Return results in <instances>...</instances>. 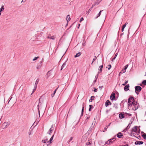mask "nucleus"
Masks as SVG:
<instances>
[{"label":"nucleus","mask_w":146,"mask_h":146,"mask_svg":"<svg viewBox=\"0 0 146 146\" xmlns=\"http://www.w3.org/2000/svg\"><path fill=\"white\" fill-rule=\"evenodd\" d=\"M134 99L133 97L129 98L128 101L129 106H132V105H133V103H134Z\"/></svg>","instance_id":"nucleus-1"},{"label":"nucleus","mask_w":146,"mask_h":146,"mask_svg":"<svg viewBox=\"0 0 146 146\" xmlns=\"http://www.w3.org/2000/svg\"><path fill=\"white\" fill-rule=\"evenodd\" d=\"M135 92L136 94L138 95L139 94V92H140L142 89V88L140 86H136L135 87Z\"/></svg>","instance_id":"nucleus-2"},{"label":"nucleus","mask_w":146,"mask_h":146,"mask_svg":"<svg viewBox=\"0 0 146 146\" xmlns=\"http://www.w3.org/2000/svg\"><path fill=\"white\" fill-rule=\"evenodd\" d=\"M133 105L134 106V107L132 108V110H133L135 111L138 108L139 104L137 103V102L136 104H135V103H134Z\"/></svg>","instance_id":"nucleus-3"},{"label":"nucleus","mask_w":146,"mask_h":146,"mask_svg":"<svg viewBox=\"0 0 146 146\" xmlns=\"http://www.w3.org/2000/svg\"><path fill=\"white\" fill-rule=\"evenodd\" d=\"M10 125V123L9 122H5L3 124V128H5L8 127Z\"/></svg>","instance_id":"nucleus-4"},{"label":"nucleus","mask_w":146,"mask_h":146,"mask_svg":"<svg viewBox=\"0 0 146 146\" xmlns=\"http://www.w3.org/2000/svg\"><path fill=\"white\" fill-rule=\"evenodd\" d=\"M115 140V139L114 138L111 139L109 140H108L105 143V144H110V143H113V142Z\"/></svg>","instance_id":"nucleus-5"},{"label":"nucleus","mask_w":146,"mask_h":146,"mask_svg":"<svg viewBox=\"0 0 146 146\" xmlns=\"http://www.w3.org/2000/svg\"><path fill=\"white\" fill-rule=\"evenodd\" d=\"M41 100V98H40L39 100L38 101V104L37 105V107L38 108V114L39 115V117L40 116V110H39V106L41 104V102H40V101Z\"/></svg>","instance_id":"nucleus-6"},{"label":"nucleus","mask_w":146,"mask_h":146,"mask_svg":"<svg viewBox=\"0 0 146 146\" xmlns=\"http://www.w3.org/2000/svg\"><path fill=\"white\" fill-rule=\"evenodd\" d=\"M100 2L99 1H98V0L97 1H96L95 3L92 5V7L90 8V10L91 11L92 10L94 6H95L96 5H98L100 3Z\"/></svg>","instance_id":"nucleus-7"},{"label":"nucleus","mask_w":146,"mask_h":146,"mask_svg":"<svg viewBox=\"0 0 146 146\" xmlns=\"http://www.w3.org/2000/svg\"><path fill=\"white\" fill-rule=\"evenodd\" d=\"M115 98V94L114 92H112L111 95L110 99L111 100L113 101L114 100Z\"/></svg>","instance_id":"nucleus-8"},{"label":"nucleus","mask_w":146,"mask_h":146,"mask_svg":"<svg viewBox=\"0 0 146 146\" xmlns=\"http://www.w3.org/2000/svg\"><path fill=\"white\" fill-rule=\"evenodd\" d=\"M111 102L108 100H107L105 103V106L106 107H108L110 105H111Z\"/></svg>","instance_id":"nucleus-9"},{"label":"nucleus","mask_w":146,"mask_h":146,"mask_svg":"<svg viewBox=\"0 0 146 146\" xmlns=\"http://www.w3.org/2000/svg\"><path fill=\"white\" fill-rule=\"evenodd\" d=\"M129 84H127L124 87V90L125 91H127L129 90Z\"/></svg>","instance_id":"nucleus-10"},{"label":"nucleus","mask_w":146,"mask_h":146,"mask_svg":"<svg viewBox=\"0 0 146 146\" xmlns=\"http://www.w3.org/2000/svg\"><path fill=\"white\" fill-rule=\"evenodd\" d=\"M143 142L142 141H137L135 143V144L136 145H142L143 144Z\"/></svg>","instance_id":"nucleus-11"},{"label":"nucleus","mask_w":146,"mask_h":146,"mask_svg":"<svg viewBox=\"0 0 146 146\" xmlns=\"http://www.w3.org/2000/svg\"><path fill=\"white\" fill-rule=\"evenodd\" d=\"M137 127V126H135L134 127H133L131 131V132H136Z\"/></svg>","instance_id":"nucleus-12"},{"label":"nucleus","mask_w":146,"mask_h":146,"mask_svg":"<svg viewBox=\"0 0 146 146\" xmlns=\"http://www.w3.org/2000/svg\"><path fill=\"white\" fill-rule=\"evenodd\" d=\"M123 136V135L121 132H119L117 135V136L119 138H120Z\"/></svg>","instance_id":"nucleus-13"},{"label":"nucleus","mask_w":146,"mask_h":146,"mask_svg":"<svg viewBox=\"0 0 146 146\" xmlns=\"http://www.w3.org/2000/svg\"><path fill=\"white\" fill-rule=\"evenodd\" d=\"M132 121H131V123H129L127 126V127H126V128H125V130L126 131H127L130 127L132 123Z\"/></svg>","instance_id":"nucleus-14"},{"label":"nucleus","mask_w":146,"mask_h":146,"mask_svg":"<svg viewBox=\"0 0 146 146\" xmlns=\"http://www.w3.org/2000/svg\"><path fill=\"white\" fill-rule=\"evenodd\" d=\"M85 103H83L82 104V113H81V116L83 115V113L84 112V106Z\"/></svg>","instance_id":"nucleus-15"},{"label":"nucleus","mask_w":146,"mask_h":146,"mask_svg":"<svg viewBox=\"0 0 146 146\" xmlns=\"http://www.w3.org/2000/svg\"><path fill=\"white\" fill-rule=\"evenodd\" d=\"M82 53L81 52H79L78 53H76V54L74 56V57L76 58L77 57L79 56Z\"/></svg>","instance_id":"nucleus-16"},{"label":"nucleus","mask_w":146,"mask_h":146,"mask_svg":"<svg viewBox=\"0 0 146 146\" xmlns=\"http://www.w3.org/2000/svg\"><path fill=\"white\" fill-rule=\"evenodd\" d=\"M119 117L121 119L123 118L124 117V115L123 114L120 113L119 115Z\"/></svg>","instance_id":"nucleus-17"},{"label":"nucleus","mask_w":146,"mask_h":146,"mask_svg":"<svg viewBox=\"0 0 146 146\" xmlns=\"http://www.w3.org/2000/svg\"><path fill=\"white\" fill-rule=\"evenodd\" d=\"M66 19L68 23L69 21L70 20V15H67L66 18Z\"/></svg>","instance_id":"nucleus-18"},{"label":"nucleus","mask_w":146,"mask_h":146,"mask_svg":"<svg viewBox=\"0 0 146 146\" xmlns=\"http://www.w3.org/2000/svg\"><path fill=\"white\" fill-rule=\"evenodd\" d=\"M66 62H64L62 65L61 67V69L60 70H62V69L64 68V67L66 66Z\"/></svg>","instance_id":"nucleus-19"},{"label":"nucleus","mask_w":146,"mask_h":146,"mask_svg":"<svg viewBox=\"0 0 146 146\" xmlns=\"http://www.w3.org/2000/svg\"><path fill=\"white\" fill-rule=\"evenodd\" d=\"M95 98V97L94 96H92L90 98L89 100V102H92V100H94V98Z\"/></svg>","instance_id":"nucleus-20"},{"label":"nucleus","mask_w":146,"mask_h":146,"mask_svg":"<svg viewBox=\"0 0 146 146\" xmlns=\"http://www.w3.org/2000/svg\"><path fill=\"white\" fill-rule=\"evenodd\" d=\"M39 82V79H37L35 84V87H37L38 84Z\"/></svg>","instance_id":"nucleus-21"},{"label":"nucleus","mask_w":146,"mask_h":146,"mask_svg":"<svg viewBox=\"0 0 146 146\" xmlns=\"http://www.w3.org/2000/svg\"><path fill=\"white\" fill-rule=\"evenodd\" d=\"M92 143L90 141H88L86 143V145L87 146H91Z\"/></svg>","instance_id":"nucleus-22"},{"label":"nucleus","mask_w":146,"mask_h":146,"mask_svg":"<svg viewBox=\"0 0 146 146\" xmlns=\"http://www.w3.org/2000/svg\"><path fill=\"white\" fill-rule=\"evenodd\" d=\"M94 108V107L93 106V105H89V111H91V109Z\"/></svg>","instance_id":"nucleus-23"},{"label":"nucleus","mask_w":146,"mask_h":146,"mask_svg":"<svg viewBox=\"0 0 146 146\" xmlns=\"http://www.w3.org/2000/svg\"><path fill=\"white\" fill-rule=\"evenodd\" d=\"M103 11V10H102V11H100V12L97 15V16L96 17L95 19H97V18H98V17L100 16L101 15V13L102 12V11Z\"/></svg>","instance_id":"nucleus-24"},{"label":"nucleus","mask_w":146,"mask_h":146,"mask_svg":"<svg viewBox=\"0 0 146 146\" xmlns=\"http://www.w3.org/2000/svg\"><path fill=\"white\" fill-rule=\"evenodd\" d=\"M58 87L54 91L53 94H52L51 95V96H52V97H54V96L55 94L56 93V91L57 90V89H58Z\"/></svg>","instance_id":"nucleus-25"},{"label":"nucleus","mask_w":146,"mask_h":146,"mask_svg":"<svg viewBox=\"0 0 146 146\" xmlns=\"http://www.w3.org/2000/svg\"><path fill=\"white\" fill-rule=\"evenodd\" d=\"M142 136L143 138L144 139H146V134L145 133L142 135Z\"/></svg>","instance_id":"nucleus-26"},{"label":"nucleus","mask_w":146,"mask_h":146,"mask_svg":"<svg viewBox=\"0 0 146 146\" xmlns=\"http://www.w3.org/2000/svg\"><path fill=\"white\" fill-rule=\"evenodd\" d=\"M103 67V65H102L99 66L100 69H99V70L100 71V72H101L102 71Z\"/></svg>","instance_id":"nucleus-27"},{"label":"nucleus","mask_w":146,"mask_h":146,"mask_svg":"<svg viewBox=\"0 0 146 146\" xmlns=\"http://www.w3.org/2000/svg\"><path fill=\"white\" fill-rule=\"evenodd\" d=\"M54 128L53 127V125H52L51 126L50 128L49 129V131H52L54 130Z\"/></svg>","instance_id":"nucleus-28"},{"label":"nucleus","mask_w":146,"mask_h":146,"mask_svg":"<svg viewBox=\"0 0 146 146\" xmlns=\"http://www.w3.org/2000/svg\"><path fill=\"white\" fill-rule=\"evenodd\" d=\"M4 9V6L3 5L2 6L1 8L0 9V12L3 11Z\"/></svg>","instance_id":"nucleus-29"},{"label":"nucleus","mask_w":146,"mask_h":146,"mask_svg":"<svg viewBox=\"0 0 146 146\" xmlns=\"http://www.w3.org/2000/svg\"><path fill=\"white\" fill-rule=\"evenodd\" d=\"M48 38H49L51 39L54 40L55 38V37L54 36H52L50 37L48 36Z\"/></svg>","instance_id":"nucleus-30"},{"label":"nucleus","mask_w":146,"mask_h":146,"mask_svg":"<svg viewBox=\"0 0 146 146\" xmlns=\"http://www.w3.org/2000/svg\"><path fill=\"white\" fill-rule=\"evenodd\" d=\"M135 137H136L137 139H141V137L139 135H137L136 136H135Z\"/></svg>","instance_id":"nucleus-31"},{"label":"nucleus","mask_w":146,"mask_h":146,"mask_svg":"<svg viewBox=\"0 0 146 146\" xmlns=\"http://www.w3.org/2000/svg\"><path fill=\"white\" fill-rule=\"evenodd\" d=\"M131 134L134 137L136 136L137 135H138V134L136 133H133V132H131Z\"/></svg>","instance_id":"nucleus-32"},{"label":"nucleus","mask_w":146,"mask_h":146,"mask_svg":"<svg viewBox=\"0 0 146 146\" xmlns=\"http://www.w3.org/2000/svg\"><path fill=\"white\" fill-rule=\"evenodd\" d=\"M142 84H144V85H146V80H143L142 82Z\"/></svg>","instance_id":"nucleus-33"},{"label":"nucleus","mask_w":146,"mask_h":146,"mask_svg":"<svg viewBox=\"0 0 146 146\" xmlns=\"http://www.w3.org/2000/svg\"><path fill=\"white\" fill-rule=\"evenodd\" d=\"M96 58H97L96 57V56H95L94 58L93 59L92 62L91 63L92 64H93V62H94V61H95L96 59Z\"/></svg>","instance_id":"nucleus-34"},{"label":"nucleus","mask_w":146,"mask_h":146,"mask_svg":"<svg viewBox=\"0 0 146 146\" xmlns=\"http://www.w3.org/2000/svg\"><path fill=\"white\" fill-rule=\"evenodd\" d=\"M126 72V70L123 69L121 70V74H123L124 73H125Z\"/></svg>","instance_id":"nucleus-35"},{"label":"nucleus","mask_w":146,"mask_h":146,"mask_svg":"<svg viewBox=\"0 0 146 146\" xmlns=\"http://www.w3.org/2000/svg\"><path fill=\"white\" fill-rule=\"evenodd\" d=\"M92 126L90 127V128H89V130H88L89 132H91V131L92 130Z\"/></svg>","instance_id":"nucleus-36"},{"label":"nucleus","mask_w":146,"mask_h":146,"mask_svg":"<svg viewBox=\"0 0 146 146\" xmlns=\"http://www.w3.org/2000/svg\"><path fill=\"white\" fill-rule=\"evenodd\" d=\"M52 141L51 140H49V141H47V143H48V144H47V145H48V144H50L52 143Z\"/></svg>","instance_id":"nucleus-37"},{"label":"nucleus","mask_w":146,"mask_h":146,"mask_svg":"<svg viewBox=\"0 0 146 146\" xmlns=\"http://www.w3.org/2000/svg\"><path fill=\"white\" fill-rule=\"evenodd\" d=\"M41 65L40 64H39V65H38L36 67V68L37 69H39L41 68Z\"/></svg>","instance_id":"nucleus-38"},{"label":"nucleus","mask_w":146,"mask_h":146,"mask_svg":"<svg viewBox=\"0 0 146 146\" xmlns=\"http://www.w3.org/2000/svg\"><path fill=\"white\" fill-rule=\"evenodd\" d=\"M128 23H125V24L123 25L122 27L123 28H125L126 27V25Z\"/></svg>","instance_id":"nucleus-39"},{"label":"nucleus","mask_w":146,"mask_h":146,"mask_svg":"<svg viewBox=\"0 0 146 146\" xmlns=\"http://www.w3.org/2000/svg\"><path fill=\"white\" fill-rule=\"evenodd\" d=\"M90 118V116H87L86 117V120H85V121L86 123L88 121V119Z\"/></svg>","instance_id":"nucleus-40"},{"label":"nucleus","mask_w":146,"mask_h":146,"mask_svg":"<svg viewBox=\"0 0 146 146\" xmlns=\"http://www.w3.org/2000/svg\"><path fill=\"white\" fill-rule=\"evenodd\" d=\"M128 82V80H127V81H125V82L124 84H122V85H123V86H125V85H126V84H127V83Z\"/></svg>","instance_id":"nucleus-41"},{"label":"nucleus","mask_w":146,"mask_h":146,"mask_svg":"<svg viewBox=\"0 0 146 146\" xmlns=\"http://www.w3.org/2000/svg\"><path fill=\"white\" fill-rule=\"evenodd\" d=\"M39 57H35L33 59V61H35L37 60L38 58H39Z\"/></svg>","instance_id":"nucleus-42"},{"label":"nucleus","mask_w":146,"mask_h":146,"mask_svg":"<svg viewBox=\"0 0 146 146\" xmlns=\"http://www.w3.org/2000/svg\"><path fill=\"white\" fill-rule=\"evenodd\" d=\"M128 65V64L126 65L124 67V69L126 70V69L127 68Z\"/></svg>","instance_id":"nucleus-43"},{"label":"nucleus","mask_w":146,"mask_h":146,"mask_svg":"<svg viewBox=\"0 0 146 146\" xmlns=\"http://www.w3.org/2000/svg\"><path fill=\"white\" fill-rule=\"evenodd\" d=\"M108 70H110L111 68V66L110 64H109L108 65Z\"/></svg>","instance_id":"nucleus-44"},{"label":"nucleus","mask_w":146,"mask_h":146,"mask_svg":"<svg viewBox=\"0 0 146 146\" xmlns=\"http://www.w3.org/2000/svg\"><path fill=\"white\" fill-rule=\"evenodd\" d=\"M36 88H37V87H36L35 88V86H34V89H33V92H32V94L33 93H34V92H35V91L36 89Z\"/></svg>","instance_id":"nucleus-45"},{"label":"nucleus","mask_w":146,"mask_h":146,"mask_svg":"<svg viewBox=\"0 0 146 146\" xmlns=\"http://www.w3.org/2000/svg\"><path fill=\"white\" fill-rule=\"evenodd\" d=\"M85 43H86V41H85V40H84L83 41V43H82V45L83 46H85Z\"/></svg>","instance_id":"nucleus-46"},{"label":"nucleus","mask_w":146,"mask_h":146,"mask_svg":"<svg viewBox=\"0 0 146 146\" xmlns=\"http://www.w3.org/2000/svg\"><path fill=\"white\" fill-rule=\"evenodd\" d=\"M84 18L83 17H82L80 18V22L81 23L82 21H83Z\"/></svg>","instance_id":"nucleus-47"},{"label":"nucleus","mask_w":146,"mask_h":146,"mask_svg":"<svg viewBox=\"0 0 146 146\" xmlns=\"http://www.w3.org/2000/svg\"><path fill=\"white\" fill-rule=\"evenodd\" d=\"M52 131H49V130L48 131V133L49 135H51V133H52Z\"/></svg>","instance_id":"nucleus-48"},{"label":"nucleus","mask_w":146,"mask_h":146,"mask_svg":"<svg viewBox=\"0 0 146 146\" xmlns=\"http://www.w3.org/2000/svg\"><path fill=\"white\" fill-rule=\"evenodd\" d=\"M42 142L43 143H46V142L45 140H43L42 141Z\"/></svg>","instance_id":"nucleus-49"},{"label":"nucleus","mask_w":146,"mask_h":146,"mask_svg":"<svg viewBox=\"0 0 146 146\" xmlns=\"http://www.w3.org/2000/svg\"><path fill=\"white\" fill-rule=\"evenodd\" d=\"M54 134L52 136V137L50 138V140H52L53 139V137H54Z\"/></svg>","instance_id":"nucleus-50"},{"label":"nucleus","mask_w":146,"mask_h":146,"mask_svg":"<svg viewBox=\"0 0 146 146\" xmlns=\"http://www.w3.org/2000/svg\"><path fill=\"white\" fill-rule=\"evenodd\" d=\"M99 73V72L98 73ZM98 74L97 75H96L95 76V78H96V79H97L98 77Z\"/></svg>","instance_id":"nucleus-51"},{"label":"nucleus","mask_w":146,"mask_h":146,"mask_svg":"<svg viewBox=\"0 0 146 146\" xmlns=\"http://www.w3.org/2000/svg\"><path fill=\"white\" fill-rule=\"evenodd\" d=\"M91 11H90V9H89V10L88 11V12L86 13V14L87 15H88L89 14V13Z\"/></svg>","instance_id":"nucleus-52"},{"label":"nucleus","mask_w":146,"mask_h":146,"mask_svg":"<svg viewBox=\"0 0 146 146\" xmlns=\"http://www.w3.org/2000/svg\"><path fill=\"white\" fill-rule=\"evenodd\" d=\"M73 138L72 137H71L70 138V140L69 141V142H70V141H71L72 139H73Z\"/></svg>","instance_id":"nucleus-53"},{"label":"nucleus","mask_w":146,"mask_h":146,"mask_svg":"<svg viewBox=\"0 0 146 146\" xmlns=\"http://www.w3.org/2000/svg\"><path fill=\"white\" fill-rule=\"evenodd\" d=\"M97 89H98L97 88V89L95 88L94 90V92H96L97 91Z\"/></svg>","instance_id":"nucleus-54"},{"label":"nucleus","mask_w":146,"mask_h":146,"mask_svg":"<svg viewBox=\"0 0 146 146\" xmlns=\"http://www.w3.org/2000/svg\"><path fill=\"white\" fill-rule=\"evenodd\" d=\"M115 57H114L111 60V61H113L115 59Z\"/></svg>","instance_id":"nucleus-55"},{"label":"nucleus","mask_w":146,"mask_h":146,"mask_svg":"<svg viewBox=\"0 0 146 146\" xmlns=\"http://www.w3.org/2000/svg\"><path fill=\"white\" fill-rule=\"evenodd\" d=\"M115 57H114L111 60V61H113L115 59Z\"/></svg>","instance_id":"nucleus-56"},{"label":"nucleus","mask_w":146,"mask_h":146,"mask_svg":"<svg viewBox=\"0 0 146 146\" xmlns=\"http://www.w3.org/2000/svg\"><path fill=\"white\" fill-rule=\"evenodd\" d=\"M117 54H118V53H116L115 54L114 57H115V58H116Z\"/></svg>","instance_id":"nucleus-57"},{"label":"nucleus","mask_w":146,"mask_h":146,"mask_svg":"<svg viewBox=\"0 0 146 146\" xmlns=\"http://www.w3.org/2000/svg\"><path fill=\"white\" fill-rule=\"evenodd\" d=\"M119 146H129V145L128 144H126L125 145H119Z\"/></svg>","instance_id":"nucleus-58"},{"label":"nucleus","mask_w":146,"mask_h":146,"mask_svg":"<svg viewBox=\"0 0 146 146\" xmlns=\"http://www.w3.org/2000/svg\"><path fill=\"white\" fill-rule=\"evenodd\" d=\"M108 127H105L104 128V129L105 130H107V129L108 128Z\"/></svg>","instance_id":"nucleus-59"},{"label":"nucleus","mask_w":146,"mask_h":146,"mask_svg":"<svg viewBox=\"0 0 146 146\" xmlns=\"http://www.w3.org/2000/svg\"><path fill=\"white\" fill-rule=\"evenodd\" d=\"M128 116H131V115H132L130 113H128Z\"/></svg>","instance_id":"nucleus-60"},{"label":"nucleus","mask_w":146,"mask_h":146,"mask_svg":"<svg viewBox=\"0 0 146 146\" xmlns=\"http://www.w3.org/2000/svg\"><path fill=\"white\" fill-rule=\"evenodd\" d=\"M26 0H22V1H21V3H22L23 2H25L26 1Z\"/></svg>","instance_id":"nucleus-61"},{"label":"nucleus","mask_w":146,"mask_h":146,"mask_svg":"<svg viewBox=\"0 0 146 146\" xmlns=\"http://www.w3.org/2000/svg\"><path fill=\"white\" fill-rule=\"evenodd\" d=\"M103 87V86H99V88L101 90L102 89V88Z\"/></svg>","instance_id":"nucleus-62"},{"label":"nucleus","mask_w":146,"mask_h":146,"mask_svg":"<svg viewBox=\"0 0 146 146\" xmlns=\"http://www.w3.org/2000/svg\"><path fill=\"white\" fill-rule=\"evenodd\" d=\"M144 5H145V8H146V2L145 3Z\"/></svg>","instance_id":"nucleus-63"},{"label":"nucleus","mask_w":146,"mask_h":146,"mask_svg":"<svg viewBox=\"0 0 146 146\" xmlns=\"http://www.w3.org/2000/svg\"><path fill=\"white\" fill-rule=\"evenodd\" d=\"M44 140H45L46 142H47V141H48V139H47V138H46V139H45Z\"/></svg>","instance_id":"nucleus-64"}]
</instances>
